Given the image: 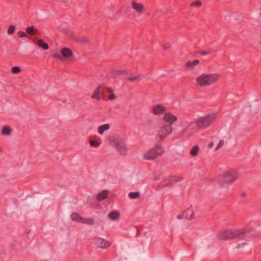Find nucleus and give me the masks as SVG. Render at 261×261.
<instances>
[{"label":"nucleus","mask_w":261,"mask_h":261,"mask_svg":"<svg viewBox=\"0 0 261 261\" xmlns=\"http://www.w3.org/2000/svg\"><path fill=\"white\" fill-rule=\"evenodd\" d=\"M220 77L218 73H203L196 78V85L199 87L210 86L217 82Z\"/></svg>","instance_id":"obj_1"},{"label":"nucleus","mask_w":261,"mask_h":261,"mask_svg":"<svg viewBox=\"0 0 261 261\" xmlns=\"http://www.w3.org/2000/svg\"><path fill=\"white\" fill-rule=\"evenodd\" d=\"M244 232L240 230H225L221 232L218 234V238L220 240H231L234 238L242 237L244 238Z\"/></svg>","instance_id":"obj_2"},{"label":"nucleus","mask_w":261,"mask_h":261,"mask_svg":"<svg viewBox=\"0 0 261 261\" xmlns=\"http://www.w3.org/2000/svg\"><path fill=\"white\" fill-rule=\"evenodd\" d=\"M239 174L236 171H228L224 172L220 177L219 182L221 186L225 184H231L239 177Z\"/></svg>","instance_id":"obj_3"},{"label":"nucleus","mask_w":261,"mask_h":261,"mask_svg":"<svg viewBox=\"0 0 261 261\" xmlns=\"http://www.w3.org/2000/svg\"><path fill=\"white\" fill-rule=\"evenodd\" d=\"M214 114H210L198 118L195 123L197 126L201 129L205 128L211 125L215 119Z\"/></svg>","instance_id":"obj_4"},{"label":"nucleus","mask_w":261,"mask_h":261,"mask_svg":"<svg viewBox=\"0 0 261 261\" xmlns=\"http://www.w3.org/2000/svg\"><path fill=\"white\" fill-rule=\"evenodd\" d=\"M164 148L160 145H155L149 150L145 154L144 159L147 160H152L160 157L164 153Z\"/></svg>","instance_id":"obj_5"},{"label":"nucleus","mask_w":261,"mask_h":261,"mask_svg":"<svg viewBox=\"0 0 261 261\" xmlns=\"http://www.w3.org/2000/svg\"><path fill=\"white\" fill-rule=\"evenodd\" d=\"M173 132V127L171 125L163 124L159 128L156 135L158 141L164 140L167 136L171 135Z\"/></svg>","instance_id":"obj_6"},{"label":"nucleus","mask_w":261,"mask_h":261,"mask_svg":"<svg viewBox=\"0 0 261 261\" xmlns=\"http://www.w3.org/2000/svg\"><path fill=\"white\" fill-rule=\"evenodd\" d=\"M95 245L101 249H105L111 245V243L108 240L98 237H94L93 239Z\"/></svg>","instance_id":"obj_7"},{"label":"nucleus","mask_w":261,"mask_h":261,"mask_svg":"<svg viewBox=\"0 0 261 261\" xmlns=\"http://www.w3.org/2000/svg\"><path fill=\"white\" fill-rule=\"evenodd\" d=\"M131 6L132 9L139 15L142 14L146 10L143 4L138 3L136 1L131 2Z\"/></svg>","instance_id":"obj_8"},{"label":"nucleus","mask_w":261,"mask_h":261,"mask_svg":"<svg viewBox=\"0 0 261 261\" xmlns=\"http://www.w3.org/2000/svg\"><path fill=\"white\" fill-rule=\"evenodd\" d=\"M163 119L165 122V124L171 125L172 126L174 122L177 121V117L170 112L166 113Z\"/></svg>","instance_id":"obj_9"},{"label":"nucleus","mask_w":261,"mask_h":261,"mask_svg":"<svg viewBox=\"0 0 261 261\" xmlns=\"http://www.w3.org/2000/svg\"><path fill=\"white\" fill-rule=\"evenodd\" d=\"M166 111V107L160 104L154 106L151 109V112L154 115H161Z\"/></svg>","instance_id":"obj_10"},{"label":"nucleus","mask_w":261,"mask_h":261,"mask_svg":"<svg viewBox=\"0 0 261 261\" xmlns=\"http://www.w3.org/2000/svg\"><path fill=\"white\" fill-rule=\"evenodd\" d=\"M105 87L103 85H99L94 90L91 97L92 99L99 100L101 99L100 94H103Z\"/></svg>","instance_id":"obj_11"},{"label":"nucleus","mask_w":261,"mask_h":261,"mask_svg":"<svg viewBox=\"0 0 261 261\" xmlns=\"http://www.w3.org/2000/svg\"><path fill=\"white\" fill-rule=\"evenodd\" d=\"M62 57H63V61L69 60L73 56L72 51L69 48L64 47L60 50Z\"/></svg>","instance_id":"obj_12"},{"label":"nucleus","mask_w":261,"mask_h":261,"mask_svg":"<svg viewBox=\"0 0 261 261\" xmlns=\"http://www.w3.org/2000/svg\"><path fill=\"white\" fill-rule=\"evenodd\" d=\"M126 146L123 142L120 141H117L116 143V148L121 154H125L124 151L126 150Z\"/></svg>","instance_id":"obj_13"},{"label":"nucleus","mask_w":261,"mask_h":261,"mask_svg":"<svg viewBox=\"0 0 261 261\" xmlns=\"http://www.w3.org/2000/svg\"><path fill=\"white\" fill-rule=\"evenodd\" d=\"M199 64V60H194L193 61L189 60L186 63V66L188 68V70H193L194 69V67Z\"/></svg>","instance_id":"obj_14"},{"label":"nucleus","mask_w":261,"mask_h":261,"mask_svg":"<svg viewBox=\"0 0 261 261\" xmlns=\"http://www.w3.org/2000/svg\"><path fill=\"white\" fill-rule=\"evenodd\" d=\"M184 216H185L186 219L192 220L194 218V212L193 210L188 208L184 212Z\"/></svg>","instance_id":"obj_15"},{"label":"nucleus","mask_w":261,"mask_h":261,"mask_svg":"<svg viewBox=\"0 0 261 261\" xmlns=\"http://www.w3.org/2000/svg\"><path fill=\"white\" fill-rule=\"evenodd\" d=\"M119 217L120 214L118 211L111 212L108 215V218L112 221L117 220Z\"/></svg>","instance_id":"obj_16"},{"label":"nucleus","mask_w":261,"mask_h":261,"mask_svg":"<svg viewBox=\"0 0 261 261\" xmlns=\"http://www.w3.org/2000/svg\"><path fill=\"white\" fill-rule=\"evenodd\" d=\"M11 133L12 129L8 125L4 126L1 131V134L3 136H9L11 135Z\"/></svg>","instance_id":"obj_17"},{"label":"nucleus","mask_w":261,"mask_h":261,"mask_svg":"<svg viewBox=\"0 0 261 261\" xmlns=\"http://www.w3.org/2000/svg\"><path fill=\"white\" fill-rule=\"evenodd\" d=\"M36 41L39 47L42 48L44 50L48 49V45L46 43L44 42L42 39H36Z\"/></svg>","instance_id":"obj_18"},{"label":"nucleus","mask_w":261,"mask_h":261,"mask_svg":"<svg viewBox=\"0 0 261 261\" xmlns=\"http://www.w3.org/2000/svg\"><path fill=\"white\" fill-rule=\"evenodd\" d=\"M110 127V124H105L101 125H100L98 128L97 131L98 134L100 135L103 134L105 131L109 129Z\"/></svg>","instance_id":"obj_19"},{"label":"nucleus","mask_w":261,"mask_h":261,"mask_svg":"<svg viewBox=\"0 0 261 261\" xmlns=\"http://www.w3.org/2000/svg\"><path fill=\"white\" fill-rule=\"evenodd\" d=\"M108 195V191L103 190L98 194L97 196V198L99 201H102L104 200L107 197Z\"/></svg>","instance_id":"obj_20"},{"label":"nucleus","mask_w":261,"mask_h":261,"mask_svg":"<svg viewBox=\"0 0 261 261\" xmlns=\"http://www.w3.org/2000/svg\"><path fill=\"white\" fill-rule=\"evenodd\" d=\"M70 218L72 221L81 223V221H82L81 219H82L83 217H81L79 214L76 213H73L70 215Z\"/></svg>","instance_id":"obj_21"},{"label":"nucleus","mask_w":261,"mask_h":261,"mask_svg":"<svg viewBox=\"0 0 261 261\" xmlns=\"http://www.w3.org/2000/svg\"><path fill=\"white\" fill-rule=\"evenodd\" d=\"M27 32L28 34L31 35H38L39 34L38 30L33 26L28 27L27 28Z\"/></svg>","instance_id":"obj_22"},{"label":"nucleus","mask_w":261,"mask_h":261,"mask_svg":"<svg viewBox=\"0 0 261 261\" xmlns=\"http://www.w3.org/2000/svg\"><path fill=\"white\" fill-rule=\"evenodd\" d=\"M81 220L82 221H81V223H82L87 224L89 225H92L94 223V220L92 218H85L83 217Z\"/></svg>","instance_id":"obj_23"},{"label":"nucleus","mask_w":261,"mask_h":261,"mask_svg":"<svg viewBox=\"0 0 261 261\" xmlns=\"http://www.w3.org/2000/svg\"><path fill=\"white\" fill-rule=\"evenodd\" d=\"M199 149V147L198 145L194 146L191 149L190 151V154L192 156H196L198 154V152Z\"/></svg>","instance_id":"obj_24"},{"label":"nucleus","mask_w":261,"mask_h":261,"mask_svg":"<svg viewBox=\"0 0 261 261\" xmlns=\"http://www.w3.org/2000/svg\"><path fill=\"white\" fill-rule=\"evenodd\" d=\"M195 123V121H185L182 123V125L184 126L183 130H186L190 126Z\"/></svg>","instance_id":"obj_25"},{"label":"nucleus","mask_w":261,"mask_h":261,"mask_svg":"<svg viewBox=\"0 0 261 261\" xmlns=\"http://www.w3.org/2000/svg\"><path fill=\"white\" fill-rule=\"evenodd\" d=\"M90 145L94 147H97L100 144V142H98L96 140L90 139L89 141Z\"/></svg>","instance_id":"obj_26"},{"label":"nucleus","mask_w":261,"mask_h":261,"mask_svg":"<svg viewBox=\"0 0 261 261\" xmlns=\"http://www.w3.org/2000/svg\"><path fill=\"white\" fill-rule=\"evenodd\" d=\"M139 192H130L128 194V196L130 199H136L139 197Z\"/></svg>","instance_id":"obj_27"},{"label":"nucleus","mask_w":261,"mask_h":261,"mask_svg":"<svg viewBox=\"0 0 261 261\" xmlns=\"http://www.w3.org/2000/svg\"><path fill=\"white\" fill-rule=\"evenodd\" d=\"M21 71V69L18 66H13L11 68V72L13 74H18Z\"/></svg>","instance_id":"obj_28"},{"label":"nucleus","mask_w":261,"mask_h":261,"mask_svg":"<svg viewBox=\"0 0 261 261\" xmlns=\"http://www.w3.org/2000/svg\"><path fill=\"white\" fill-rule=\"evenodd\" d=\"M15 27L14 25H11L8 28L7 33L9 35H12L14 33Z\"/></svg>","instance_id":"obj_29"},{"label":"nucleus","mask_w":261,"mask_h":261,"mask_svg":"<svg viewBox=\"0 0 261 261\" xmlns=\"http://www.w3.org/2000/svg\"><path fill=\"white\" fill-rule=\"evenodd\" d=\"M140 80V76L139 75L135 76L134 77H128L126 78V80L131 82H135L137 80Z\"/></svg>","instance_id":"obj_30"},{"label":"nucleus","mask_w":261,"mask_h":261,"mask_svg":"<svg viewBox=\"0 0 261 261\" xmlns=\"http://www.w3.org/2000/svg\"><path fill=\"white\" fill-rule=\"evenodd\" d=\"M52 56L54 58L63 61V57H62V55H61L58 53H54L52 54Z\"/></svg>","instance_id":"obj_31"},{"label":"nucleus","mask_w":261,"mask_h":261,"mask_svg":"<svg viewBox=\"0 0 261 261\" xmlns=\"http://www.w3.org/2000/svg\"><path fill=\"white\" fill-rule=\"evenodd\" d=\"M76 41L81 43H87L88 42V39L86 37H82L77 39Z\"/></svg>","instance_id":"obj_32"},{"label":"nucleus","mask_w":261,"mask_h":261,"mask_svg":"<svg viewBox=\"0 0 261 261\" xmlns=\"http://www.w3.org/2000/svg\"><path fill=\"white\" fill-rule=\"evenodd\" d=\"M202 5V3L200 1L194 2L191 4V7L196 6L197 7H200Z\"/></svg>","instance_id":"obj_33"},{"label":"nucleus","mask_w":261,"mask_h":261,"mask_svg":"<svg viewBox=\"0 0 261 261\" xmlns=\"http://www.w3.org/2000/svg\"><path fill=\"white\" fill-rule=\"evenodd\" d=\"M224 144V141L223 140H221L219 142V144H218L217 147L216 148V150H218L219 149V148H220L221 147H222L223 146V145Z\"/></svg>","instance_id":"obj_34"},{"label":"nucleus","mask_w":261,"mask_h":261,"mask_svg":"<svg viewBox=\"0 0 261 261\" xmlns=\"http://www.w3.org/2000/svg\"><path fill=\"white\" fill-rule=\"evenodd\" d=\"M17 34H18V37L20 38L27 37L26 34L23 31H19L17 33Z\"/></svg>","instance_id":"obj_35"},{"label":"nucleus","mask_w":261,"mask_h":261,"mask_svg":"<svg viewBox=\"0 0 261 261\" xmlns=\"http://www.w3.org/2000/svg\"><path fill=\"white\" fill-rule=\"evenodd\" d=\"M108 98L109 100H113L116 99L117 98V96L112 93L110 94Z\"/></svg>","instance_id":"obj_36"},{"label":"nucleus","mask_w":261,"mask_h":261,"mask_svg":"<svg viewBox=\"0 0 261 261\" xmlns=\"http://www.w3.org/2000/svg\"><path fill=\"white\" fill-rule=\"evenodd\" d=\"M211 53V51L208 50L201 51V52H200L199 54L202 56H206V55L210 54Z\"/></svg>","instance_id":"obj_37"},{"label":"nucleus","mask_w":261,"mask_h":261,"mask_svg":"<svg viewBox=\"0 0 261 261\" xmlns=\"http://www.w3.org/2000/svg\"><path fill=\"white\" fill-rule=\"evenodd\" d=\"M162 46L164 49H167L170 47V44L169 43H165L162 44Z\"/></svg>","instance_id":"obj_38"},{"label":"nucleus","mask_w":261,"mask_h":261,"mask_svg":"<svg viewBox=\"0 0 261 261\" xmlns=\"http://www.w3.org/2000/svg\"><path fill=\"white\" fill-rule=\"evenodd\" d=\"M246 245V243H241V244H238L237 246H236V248H238V249H239V248H241V247H244V246H245Z\"/></svg>","instance_id":"obj_39"},{"label":"nucleus","mask_w":261,"mask_h":261,"mask_svg":"<svg viewBox=\"0 0 261 261\" xmlns=\"http://www.w3.org/2000/svg\"><path fill=\"white\" fill-rule=\"evenodd\" d=\"M105 89H106V90L107 91V92L108 93H110V94L112 93L113 92V90L111 88H110V87H105Z\"/></svg>","instance_id":"obj_40"},{"label":"nucleus","mask_w":261,"mask_h":261,"mask_svg":"<svg viewBox=\"0 0 261 261\" xmlns=\"http://www.w3.org/2000/svg\"><path fill=\"white\" fill-rule=\"evenodd\" d=\"M171 180H173L176 181H180L181 180V178L180 177H173L172 178Z\"/></svg>","instance_id":"obj_41"},{"label":"nucleus","mask_w":261,"mask_h":261,"mask_svg":"<svg viewBox=\"0 0 261 261\" xmlns=\"http://www.w3.org/2000/svg\"><path fill=\"white\" fill-rule=\"evenodd\" d=\"M182 218H185V216H184V212L181 215H178L177 216V218L179 219H181Z\"/></svg>","instance_id":"obj_42"},{"label":"nucleus","mask_w":261,"mask_h":261,"mask_svg":"<svg viewBox=\"0 0 261 261\" xmlns=\"http://www.w3.org/2000/svg\"><path fill=\"white\" fill-rule=\"evenodd\" d=\"M116 72H117V74L120 75V74L124 73L125 71L119 70H116Z\"/></svg>","instance_id":"obj_43"},{"label":"nucleus","mask_w":261,"mask_h":261,"mask_svg":"<svg viewBox=\"0 0 261 261\" xmlns=\"http://www.w3.org/2000/svg\"><path fill=\"white\" fill-rule=\"evenodd\" d=\"M214 145V143L213 142H211L208 144V147L209 148H212Z\"/></svg>","instance_id":"obj_44"},{"label":"nucleus","mask_w":261,"mask_h":261,"mask_svg":"<svg viewBox=\"0 0 261 261\" xmlns=\"http://www.w3.org/2000/svg\"><path fill=\"white\" fill-rule=\"evenodd\" d=\"M246 196V193L245 192H242L241 193V196L242 197H245Z\"/></svg>","instance_id":"obj_45"},{"label":"nucleus","mask_w":261,"mask_h":261,"mask_svg":"<svg viewBox=\"0 0 261 261\" xmlns=\"http://www.w3.org/2000/svg\"><path fill=\"white\" fill-rule=\"evenodd\" d=\"M1 151H2V149H1V148H0V152H1Z\"/></svg>","instance_id":"obj_46"}]
</instances>
